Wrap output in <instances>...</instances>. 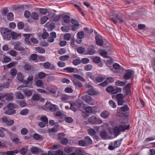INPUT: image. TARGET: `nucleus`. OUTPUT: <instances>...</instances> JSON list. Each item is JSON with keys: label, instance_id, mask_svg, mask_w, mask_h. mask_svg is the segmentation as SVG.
Masks as SVG:
<instances>
[{"label": "nucleus", "instance_id": "1", "mask_svg": "<svg viewBox=\"0 0 155 155\" xmlns=\"http://www.w3.org/2000/svg\"><path fill=\"white\" fill-rule=\"evenodd\" d=\"M110 17L114 23H116V22H119L120 23H123L125 21L126 19L124 15L120 14L111 13Z\"/></svg>", "mask_w": 155, "mask_h": 155}, {"label": "nucleus", "instance_id": "2", "mask_svg": "<svg viewBox=\"0 0 155 155\" xmlns=\"http://www.w3.org/2000/svg\"><path fill=\"white\" fill-rule=\"evenodd\" d=\"M129 127L128 125H126V123L124 122H121L120 124L115 127L114 128V132L118 135L121 131H124L128 129Z\"/></svg>", "mask_w": 155, "mask_h": 155}, {"label": "nucleus", "instance_id": "3", "mask_svg": "<svg viewBox=\"0 0 155 155\" xmlns=\"http://www.w3.org/2000/svg\"><path fill=\"white\" fill-rule=\"evenodd\" d=\"M14 49L16 50L22 51V54L24 56L28 55L29 54V50L25 48L20 45V43L15 44L14 46Z\"/></svg>", "mask_w": 155, "mask_h": 155}, {"label": "nucleus", "instance_id": "4", "mask_svg": "<svg viewBox=\"0 0 155 155\" xmlns=\"http://www.w3.org/2000/svg\"><path fill=\"white\" fill-rule=\"evenodd\" d=\"M1 32L4 39H8L10 38L11 31L8 29L2 28L1 29Z\"/></svg>", "mask_w": 155, "mask_h": 155}, {"label": "nucleus", "instance_id": "5", "mask_svg": "<svg viewBox=\"0 0 155 155\" xmlns=\"http://www.w3.org/2000/svg\"><path fill=\"white\" fill-rule=\"evenodd\" d=\"M88 121L89 123L93 124H100L102 123L101 120L94 116L90 117L88 120Z\"/></svg>", "mask_w": 155, "mask_h": 155}, {"label": "nucleus", "instance_id": "6", "mask_svg": "<svg viewBox=\"0 0 155 155\" xmlns=\"http://www.w3.org/2000/svg\"><path fill=\"white\" fill-rule=\"evenodd\" d=\"M81 98L84 100L87 103L90 105H94L95 103V102L94 99H93L89 96L86 95L81 97Z\"/></svg>", "mask_w": 155, "mask_h": 155}, {"label": "nucleus", "instance_id": "7", "mask_svg": "<svg viewBox=\"0 0 155 155\" xmlns=\"http://www.w3.org/2000/svg\"><path fill=\"white\" fill-rule=\"evenodd\" d=\"M106 90L107 92H111L112 94H116L121 91L120 88H118L114 89L112 86L107 87Z\"/></svg>", "mask_w": 155, "mask_h": 155}, {"label": "nucleus", "instance_id": "8", "mask_svg": "<svg viewBox=\"0 0 155 155\" xmlns=\"http://www.w3.org/2000/svg\"><path fill=\"white\" fill-rule=\"evenodd\" d=\"M45 107L46 109L48 108L51 111H54L58 109V107L57 106L53 104H50L47 102L45 105Z\"/></svg>", "mask_w": 155, "mask_h": 155}, {"label": "nucleus", "instance_id": "9", "mask_svg": "<svg viewBox=\"0 0 155 155\" xmlns=\"http://www.w3.org/2000/svg\"><path fill=\"white\" fill-rule=\"evenodd\" d=\"M69 103L71 104L70 109L74 112H76L77 110V102H72L70 101Z\"/></svg>", "mask_w": 155, "mask_h": 155}, {"label": "nucleus", "instance_id": "10", "mask_svg": "<svg viewBox=\"0 0 155 155\" xmlns=\"http://www.w3.org/2000/svg\"><path fill=\"white\" fill-rule=\"evenodd\" d=\"M50 36L48 39V41L49 43H51L54 41V38L56 37V33L54 32H51Z\"/></svg>", "mask_w": 155, "mask_h": 155}, {"label": "nucleus", "instance_id": "11", "mask_svg": "<svg viewBox=\"0 0 155 155\" xmlns=\"http://www.w3.org/2000/svg\"><path fill=\"white\" fill-rule=\"evenodd\" d=\"M110 115V112L106 110L102 111L101 114V117L105 119L108 118L109 117Z\"/></svg>", "mask_w": 155, "mask_h": 155}, {"label": "nucleus", "instance_id": "12", "mask_svg": "<svg viewBox=\"0 0 155 155\" xmlns=\"http://www.w3.org/2000/svg\"><path fill=\"white\" fill-rule=\"evenodd\" d=\"M96 44L98 46H102L103 44V40L100 36H97L96 37Z\"/></svg>", "mask_w": 155, "mask_h": 155}, {"label": "nucleus", "instance_id": "13", "mask_svg": "<svg viewBox=\"0 0 155 155\" xmlns=\"http://www.w3.org/2000/svg\"><path fill=\"white\" fill-rule=\"evenodd\" d=\"M85 35L84 33L82 31L78 32V44L81 43L82 41L81 39L84 38Z\"/></svg>", "mask_w": 155, "mask_h": 155}, {"label": "nucleus", "instance_id": "14", "mask_svg": "<svg viewBox=\"0 0 155 155\" xmlns=\"http://www.w3.org/2000/svg\"><path fill=\"white\" fill-rule=\"evenodd\" d=\"M72 97L67 95H63L61 98V100L63 101L66 102L70 100L71 99Z\"/></svg>", "mask_w": 155, "mask_h": 155}, {"label": "nucleus", "instance_id": "15", "mask_svg": "<svg viewBox=\"0 0 155 155\" xmlns=\"http://www.w3.org/2000/svg\"><path fill=\"white\" fill-rule=\"evenodd\" d=\"M64 71H66L69 73L75 72L77 71V69L75 68H74L70 67H68L64 69Z\"/></svg>", "mask_w": 155, "mask_h": 155}, {"label": "nucleus", "instance_id": "16", "mask_svg": "<svg viewBox=\"0 0 155 155\" xmlns=\"http://www.w3.org/2000/svg\"><path fill=\"white\" fill-rule=\"evenodd\" d=\"M46 76V74L43 72H40L38 74L35 75V78L36 79H43L45 78Z\"/></svg>", "mask_w": 155, "mask_h": 155}, {"label": "nucleus", "instance_id": "17", "mask_svg": "<svg viewBox=\"0 0 155 155\" xmlns=\"http://www.w3.org/2000/svg\"><path fill=\"white\" fill-rule=\"evenodd\" d=\"M15 95L16 98L17 99H22L25 98L24 95L20 92H15Z\"/></svg>", "mask_w": 155, "mask_h": 155}, {"label": "nucleus", "instance_id": "18", "mask_svg": "<svg viewBox=\"0 0 155 155\" xmlns=\"http://www.w3.org/2000/svg\"><path fill=\"white\" fill-rule=\"evenodd\" d=\"M6 107H4V110H5V114L8 115H12L15 113V110L8 109V110H6Z\"/></svg>", "mask_w": 155, "mask_h": 155}, {"label": "nucleus", "instance_id": "19", "mask_svg": "<svg viewBox=\"0 0 155 155\" xmlns=\"http://www.w3.org/2000/svg\"><path fill=\"white\" fill-rule=\"evenodd\" d=\"M45 89L48 92L52 94H55L56 92V90L54 88L51 87L49 86H47Z\"/></svg>", "mask_w": 155, "mask_h": 155}, {"label": "nucleus", "instance_id": "20", "mask_svg": "<svg viewBox=\"0 0 155 155\" xmlns=\"http://www.w3.org/2000/svg\"><path fill=\"white\" fill-rule=\"evenodd\" d=\"M22 92L25 96L29 97L32 95L33 91L31 90H24L22 91Z\"/></svg>", "mask_w": 155, "mask_h": 155}, {"label": "nucleus", "instance_id": "21", "mask_svg": "<svg viewBox=\"0 0 155 155\" xmlns=\"http://www.w3.org/2000/svg\"><path fill=\"white\" fill-rule=\"evenodd\" d=\"M21 82L25 84V85H21L18 87L17 89L18 90H22L21 88L23 87H27V85L29 83V82L28 81L25 80H23Z\"/></svg>", "mask_w": 155, "mask_h": 155}, {"label": "nucleus", "instance_id": "22", "mask_svg": "<svg viewBox=\"0 0 155 155\" xmlns=\"http://www.w3.org/2000/svg\"><path fill=\"white\" fill-rule=\"evenodd\" d=\"M107 133L105 130L101 131L100 134V136L103 139H106L107 136Z\"/></svg>", "mask_w": 155, "mask_h": 155}, {"label": "nucleus", "instance_id": "23", "mask_svg": "<svg viewBox=\"0 0 155 155\" xmlns=\"http://www.w3.org/2000/svg\"><path fill=\"white\" fill-rule=\"evenodd\" d=\"M87 52L90 55H92L95 53L94 48L92 46H90L88 48Z\"/></svg>", "mask_w": 155, "mask_h": 155}, {"label": "nucleus", "instance_id": "24", "mask_svg": "<svg viewBox=\"0 0 155 155\" xmlns=\"http://www.w3.org/2000/svg\"><path fill=\"white\" fill-rule=\"evenodd\" d=\"M132 75V73L131 72L129 71L124 75V78L126 80L129 79L131 78Z\"/></svg>", "mask_w": 155, "mask_h": 155}, {"label": "nucleus", "instance_id": "25", "mask_svg": "<svg viewBox=\"0 0 155 155\" xmlns=\"http://www.w3.org/2000/svg\"><path fill=\"white\" fill-rule=\"evenodd\" d=\"M35 50L41 54H43L45 52V49L42 47H36L35 48Z\"/></svg>", "mask_w": 155, "mask_h": 155}, {"label": "nucleus", "instance_id": "26", "mask_svg": "<svg viewBox=\"0 0 155 155\" xmlns=\"http://www.w3.org/2000/svg\"><path fill=\"white\" fill-rule=\"evenodd\" d=\"M6 94V96L5 97H6V100L8 101H11L13 98L14 94L12 93H11L9 94Z\"/></svg>", "mask_w": 155, "mask_h": 155}, {"label": "nucleus", "instance_id": "27", "mask_svg": "<svg viewBox=\"0 0 155 155\" xmlns=\"http://www.w3.org/2000/svg\"><path fill=\"white\" fill-rule=\"evenodd\" d=\"M120 110L121 111L125 112L129 110V108L127 106L125 105L121 107L118 108V110Z\"/></svg>", "mask_w": 155, "mask_h": 155}, {"label": "nucleus", "instance_id": "28", "mask_svg": "<svg viewBox=\"0 0 155 155\" xmlns=\"http://www.w3.org/2000/svg\"><path fill=\"white\" fill-rule=\"evenodd\" d=\"M85 141L87 145L88 144H91L92 143V141L90 137L86 136L84 138Z\"/></svg>", "mask_w": 155, "mask_h": 155}, {"label": "nucleus", "instance_id": "29", "mask_svg": "<svg viewBox=\"0 0 155 155\" xmlns=\"http://www.w3.org/2000/svg\"><path fill=\"white\" fill-rule=\"evenodd\" d=\"M71 78L73 82L77 85H78V75L74 74L71 77Z\"/></svg>", "mask_w": 155, "mask_h": 155}, {"label": "nucleus", "instance_id": "30", "mask_svg": "<svg viewBox=\"0 0 155 155\" xmlns=\"http://www.w3.org/2000/svg\"><path fill=\"white\" fill-rule=\"evenodd\" d=\"M18 151L17 150H15L13 151H8L6 152L7 155H16L15 154L18 153Z\"/></svg>", "mask_w": 155, "mask_h": 155}, {"label": "nucleus", "instance_id": "31", "mask_svg": "<svg viewBox=\"0 0 155 155\" xmlns=\"http://www.w3.org/2000/svg\"><path fill=\"white\" fill-rule=\"evenodd\" d=\"M54 115L55 117H59L62 118L64 116V114H62L60 111L56 112L54 113Z\"/></svg>", "mask_w": 155, "mask_h": 155}, {"label": "nucleus", "instance_id": "32", "mask_svg": "<svg viewBox=\"0 0 155 155\" xmlns=\"http://www.w3.org/2000/svg\"><path fill=\"white\" fill-rule=\"evenodd\" d=\"M69 57L68 55H64L61 56L59 58V59L61 61H66L69 59Z\"/></svg>", "mask_w": 155, "mask_h": 155}, {"label": "nucleus", "instance_id": "33", "mask_svg": "<svg viewBox=\"0 0 155 155\" xmlns=\"http://www.w3.org/2000/svg\"><path fill=\"white\" fill-rule=\"evenodd\" d=\"M17 77L18 79L21 82L23 80L24 77L21 73L19 72L18 73Z\"/></svg>", "mask_w": 155, "mask_h": 155}, {"label": "nucleus", "instance_id": "34", "mask_svg": "<svg viewBox=\"0 0 155 155\" xmlns=\"http://www.w3.org/2000/svg\"><path fill=\"white\" fill-rule=\"evenodd\" d=\"M88 132L89 134L91 136H94L96 133L95 130L92 128L89 129L88 130Z\"/></svg>", "mask_w": 155, "mask_h": 155}, {"label": "nucleus", "instance_id": "35", "mask_svg": "<svg viewBox=\"0 0 155 155\" xmlns=\"http://www.w3.org/2000/svg\"><path fill=\"white\" fill-rule=\"evenodd\" d=\"M63 20L65 23H68L70 22V17L68 15H65L63 16Z\"/></svg>", "mask_w": 155, "mask_h": 155}, {"label": "nucleus", "instance_id": "36", "mask_svg": "<svg viewBox=\"0 0 155 155\" xmlns=\"http://www.w3.org/2000/svg\"><path fill=\"white\" fill-rule=\"evenodd\" d=\"M27 151L28 147H26L21 149L20 151V153L21 154H24L27 152Z\"/></svg>", "mask_w": 155, "mask_h": 155}, {"label": "nucleus", "instance_id": "37", "mask_svg": "<svg viewBox=\"0 0 155 155\" xmlns=\"http://www.w3.org/2000/svg\"><path fill=\"white\" fill-rule=\"evenodd\" d=\"M105 79V78L102 77H98L95 78V81L97 83L101 82Z\"/></svg>", "mask_w": 155, "mask_h": 155}, {"label": "nucleus", "instance_id": "38", "mask_svg": "<svg viewBox=\"0 0 155 155\" xmlns=\"http://www.w3.org/2000/svg\"><path fill=\"white\" fill-rule=\"evenodd\" d=\"M31 18L35 20L38 19V14L36 12H33L32 13L31 15Z\"/></svg>", "mask_w": 155, "mask_h": 155}, {"label": "nucleus", "instance_id": "39", "mask_svg": "<svg viewBox=\"0 0 155 155\" xmlns=\"http://www.w3.org/2000/svg\"><path fill=\"white\" fill-rule=\"evenodd\" d=\"M64 120L66 122L69 123H72L73 120L72 117H65Z\"/></svg>", "mask_w": 155, "mask_h": 155}, {"label": "nucleus", "instance_id": "40", "mask_svg": "<svg viewBox=\"0 0 155 155\" xmlns=\"http://www.w3.org/2000/svg\"><path fill=\"white\" fill-rule=\"evenodd\" d=\"M88 94L90 95H94L96 94L94 89H93V88L91 89H89L87 91Z\"/></svg>", "mask_w": 155, "mask_h": 155}, {"label": "nucleus", "instance_id": "41", "mask_svg": "<svg viewBox=\"0 0 155 155\" xmlns=\"http://www.w3.org/2000/svg\"><path fill=\"white\" fill-rule=\"evenodd\" d=\"M93 61L94 63L97 64L100 62L101 58L97 57H95L93 58Z\"/></svg>", "mask_w": 155, "mask_h": 155}, {"label": "nucleus", "instance_id": "42", "mask_svg": "<svg viewBox=\"0 0 155 155\" xmlns=\"http://www.w3.org/2000/svg\"><path fill=\"white\" fill-rule=\"evenodd\" d=\"M36 85L38 87H41L43 85V83L42 81L41 80H38L35 82Z\"/></svg>", "mask_w": 155, "mask_h": 155}, {"label": "nucleus", "instance_id": "43", "mask_svg": "<svg viewBox=\"0 0 155 155\" xmlns=\"http://www.w3.org/2000/svg\"><path fill=\"white\" fill-rule=\"evenodd\" d=\"M121 143V141L119 140L115 141L114 143V146L115 148L119 147Z\"/></svg>", "mask_w": 155, "mask_h": 155}, {"label": "nucleus", "instance_id": "44", "mask_svg": "<svg viewBox=\"0 0 155 155\" xmlns=\"http://www.w3.org/2000/svg\"><path fill=\"white\" fill-rule=\"evenodd\" d=\"M101 55L104 58H107L108 57L107 56V52L105 50H102L100 52Z\"/></svg>", "mask_w": 155, "mask_h": 155}, {"label": "nucleus", "instance_id": "45", "mask_svg": "<svg viewBox=\"0 0 155 155\" xmlns=\"http://www.w3.org/2000/svg\"><path fill=\"white\" fill-rule=\"evenodd\" d=\"M58 128L57 127H53L51 129H49L48 130V131L49 133H55L57 132Z\"/></svg>", "mask_w": 155, "mask_h": 155}, {"label": "nucleus", "instance_id": "46", "mask_svg": "<svg viewBox=\"0 0 155 155\" xmlns=\"http://www.w3.org/2000/svg\"><path fill=\"white\" fill-rule=\"evenodd\" d=\"M9 54L13 57H15L17 55V53L14 50H11L8 52Z\"/></svg>", "mask_w": 155, "mask_h": 155}, {"label": "nucleus", "instance_id": "47", "mask_svg": "<svg viewBox=\"0 0 155 155\" xmlns=\"http://www.w3.org/2000/svg\"><path fill=\"white\" fill-rule=\"evenodd\" d=\"M78 144L79 145L82 147L85 146L87 145L85 141L83 140H79L78 142Z\"/></svg>", "mask_w": 155, "mask_h": 155}, {"label": "nucleus", "instance_id": "48", "mask_svg": "<svg viewBox=\"0 0 155 155\" xmlns=\"http://www.w3.org/2000/svg\"><path fill=\"white\" fill-rule=\"evenodd\" d=\"M110 106L113 108H115L117 105L116 103L112 100H110L109 102Z\"/></svg>", "mask_w": 155, "mask_h": 155}, {"label": "nucleus", "instance_id": "49", "mask_svg": "<svg viewBox=\"0 0 155 155\" xmlns=\"http://www.w3.org/2000/svg\"><path fill=\"white\" fill-rule=\"evenodd\" d=\"M51 66V64L48 62L44 63L43 64V67L45 69H49Z\"/></svg>", "mask_w": 155, "mask_h": 155}, {"label": "nucleus", "instance_id": "50", "mask_svg": "<svg viewBox=\"0 0 155 155\" xmlns=\"http://www.w3.org/2000/svg\"><path fill=\"white\" fill-rule=\"evenodd\" d=\"M115 84L117 86H123L125 84V83L123 82L120 81H117L115 82Z\"/></svg>", "mask_w": 155, "mask_h": 155}, {"label": "nucleus", "instance_id": "51", "mask_svg": "<svg viewBox=\"0 0 155 155\" xmlns=\"http://www.w3.org/2000/svg\"><path fill=\"white\" fill-rule=\"evenodd\" d=\"M31 152L34 154L36 153L38 151V149L37 147H34L31 148Z\"/></svg>", "mask_w": 155, "mask_h": 155}, {"label": "nucleus", "instance_id": "52", "mask_svg": "<svg viewBox=\"0 0 155 155\" xmlns=\"http://www.w3.org/2000/svg\"><path fill=\"white\" fill-rule=\"evenodd\" d=\"M55 80V78L53 76H48L46 79V81L48 82H50Z\"/></svg>", "mask_w": 155, "mask_h": 155}, {"label": "nucleus", "instance_id": "53", "mask_svg": "<svg viewBox=\"0 0 155 155\" xmlns=\"http://www.w3.org/2000/svg\"><path fill=\"white\" fill-rule=\"evenodd\" d=\"M116 99H117V101L120 100H121L122 99H124V98L123 95L121 93H119L117 94L116 95Z\"/></svg>", "mask_w": 155, "mask_h": 155}, {"label": "nucleus", "instance_id": "54", "mask_svg": "<svg viewBox=\"0 0 155 155\" xmlns=\"http://www.w3.org/2000/svg\"><path fill=\"white\" fill-rule=\"evenodd\" d=\"M13 14L12 12L9 13L7 15V18L8 20H12L13 18Z\"/></svg>", "mask_w": 155, "mask_h": 155}, {"label": "nucleus", "instance_id": "55", "mask_svg": "<svg viewBox=\"0 0 155 155\" xmlns=\"http://www.w3.org/2000/svg\"><path fill=\"white\" fill-rule=\"evenodd\" d=\"M48 19V17L47 16H44L41 19L40 22L41 24H44L45 23Z\"/></svg>", "mask_w": 155, "mask_h": 155}, {"label": "nucleus", "instance_id": "56", "mask_svg": "<svg viewBox=\"0 0 155 155\" xmlns=\"http://www.w3.org/2000/svg\"><path fill=\"white\" fill-rule=\"evenodd\" d=\"M28 113V110L27 109H24L21 110L20 114L21 115H26Z\"/></svg>", "mask_w": 155, "mask_h": 155}, {"label": "nucleus", "instance_id": "57", "mask_svg": "<svg viewBox=\"0 0 155 155\" xmlns=\"http://www.w3.org/2000/svg\"><path fill=\"white\" fill-rule=\"evenodd\" d=\"M92 66L91 65L87 64L84 67V69L87 71H90L92 69Z\"/></svg>", "mask_w": 155, "mask_h": 155}, {"label": "nucleus", "instance_id": "58", "mask_svg": "<svg viewBox=\"0 0 155 155\" xmlns=\"http://www.w3.org/2000/svg\"><path fill=\"white\" fill-rule=\"evenodd\" d=\"M71 35L69 33L65 34L64 36V38L65 40H69L71 38Z\"/></svg>", "mask_w": 155, "mask_h": 155}, {"label": "nucleus", "instance_id": "59", "mask_svg": "<svg viewBox=\"0 0 155 155\" xmlns=\"http://www.w3.org/2000/svg\"><path fill=\"white\" fill-rule=\"evenodd\" d=\"M57 65L60 67L62 68L66 66V63L64 62L59 61L57 63Z\"/></svg>", "mask_w": 155, "mask_h": 155}, {"label": "nucleus", "instance_id": "60", "mask_svg": "<svg viewBox=\"0 0 155 155\" xmlns=\"http://www.w3.org/2000/svg\"><path fill=\"white\" fill-rule=\"evenodd\" d=\"M17 73V70L15 69H12L10 71V74L12 76H15Z\"/></svg>", "mask_w": 155, "mask_h": 155}, {"label": "nucleus", "instance_id": "61", "mask_svg": "<svg viewBox=\"0 0 155 155\" xmlns=\"http://www.w3.org/2000/svg\"><path fill=\"white\" fill-rule=\"evenodd\" d=\"M64 91L66 93H71L73 92V90L71 87H67L65 89Z\"/></svg>", "mask_w": 155, "mask_h": 155}, {"label": "nucleus", "instance_id": "62", "mask_svg": "<svg viewBox=\"0 0 155 155\" xmlns=\"http://www.w3.org/2000/svg\"><path fill=\"white\" fill-rule=\"evenodd\" d=\"M31 42L34 44H37L38 43V41L34 37H32L30 38Z\"/></svg>", "mask_w": 155, "mask_h": 155}, {"label": "nucleus", "instance_id": "63", "mask_svg": "<svg viewBox=\"0 0 155 155\" xmlns=\"http://www.w3.org/2000/svg\"><path fill=\"white\" fill-rule=\"evenodd\" d=\"M108 84L110 83H111L114 81V79L112 77H109L107 78L105 80Z\"/></svg>", "mask_w": 155, "mask_h": 155}, {"label": "nucleus", "instance_id": "64", "mask_svg": "<svg viewBox=\"0 0 155 155\" xmlns=\"http://www.w3.org/2000/svg\"><path fill=\"white\" fill-rule=\"evenodd\" d=\"M86 153L83 150L78 149V155H86Z\"/></svg>", "mask_w": 155, "mask_h": 155}]
</instances>
